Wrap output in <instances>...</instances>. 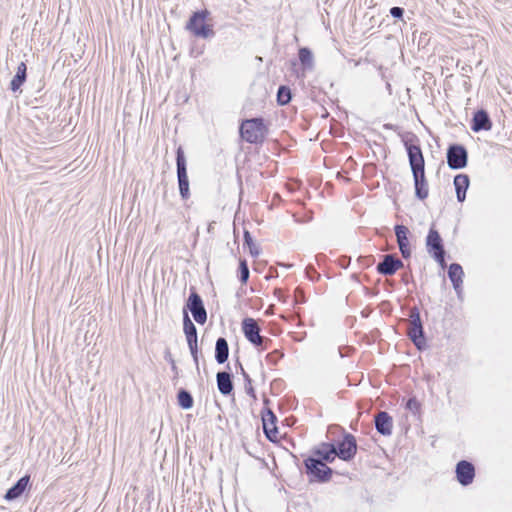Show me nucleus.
I'll return each mask as SVG.
<instances>
[{"mask_svg": "<svg viewBox=\"0 0 512 512\" xmlns=\"http://www.w3.org/2000/svg\"><path fill=\"white\" fill-rule=\"evenodd\" d=\"M409 163L414 178L415 194L424 200L428 197V184L425 178L424 158L419 146L406 143Z\"/></svg>", "mask_w": 512, "mask_h": 512, "instance_id": "f257e3e1", "label": "nucleus"}, {"mask_svg": "<svg viewBox=\"0 0 512 512\" xmlns=\"http://www.w3.org/2000/svg\"><path fill=\"white\" fill-rule=\"evenodd\" d=\"M241 137L249 143H257L264 139L266 128L263 120L253 118L245 120L240 127Z\"/></svg>", "mask_w": 512, "mask_h": 512, "instance_id": "f03ea898", "label": "nucleus"}, {"mask_svg": "<svg viewBox=\"0 0 512 512\" xmlns=\"http://www.w3.org/2000/svg\"><path fill=\"white\" fill-rule=\"evenodd\" d=\"M207 15L208 11L206 10L195 12L187 23V29L197 37H211L214 33L210 25L206 24Z\"/></svg>", "mask_w": 512, "mask_h": 512, "instance_id": "7ed1b4c3", "label": "nucleus"}, {"mask_svg": "<svg viewBox=\"0 0 512 512\" xmlns=\"http://www.w3.org/2000/svg\"><path fill=\"white\" fill-rule=\"evenodd\" d=\"M407 332L410 339L418 349H423L426 346L425 338L423 336V327L420 319V313L416 308L410 312V321L407 327Z\"/></svg>", "mask_w": 512, "mask_h": 512, "instance_id": "20e7f679", "label": "nucleus"}, {"mask_svg": "<svg viewBox=\"0 0 512 512\" xmlns=\"http://www.w3.org/2000/svg\"><path fill=\"white\" fill-rule=\"evenodd\" d=\"M427 251L432 254L433 258L443 267L445 265V251L442 239L437 230L430 228L426 238Z\"/></svg>", "mask_w": 512, "mask_h": 512, "instance_id": "39448f33", "label": "nucleus"}, {"mask_svg": "<svg viewBox=\"0 0 512 512\" xmlns=\"http://www.w3.org/2000/svg\"><path fill=\"white\" fill-rule=\"evenodd\" d=\"M176 164L180 195L183 199H188L190 195L189 180L187 176L186 160L181 147L177 150Z\"/></svg>", "mask_w": 512, "mask_h": 512, "instance_id": "423d86ee", "label": "nucleus"}, {"mask_svg": "<svg viewBox=\"0 0 512 512\" xmlns=\"http://www.w3.org/2000/svg\"><path fill=\"white\" fill-rule=\"evenodd\" d=\"M184 333L186 335L187 344L196 365H198V346H197V330L193 322L190 320L186 311H184Z\"/></svg>", "mask_w": 512, "mask_h": 512, "instance_id": "0eeeda50", "label": "nucleus"}, {"mask_svg": "<svg viewBox=\"0 0 512 512\" xmlns=\"http://www.w3.org/2000/svg\"><path fill=\"white\" fill-rule=\"evenodd\" d=\"M467 151L461 145H452L447 151V163L451 169H461L467 165Z\"/></svg>", "mask_w": 512, "mask_h": 512, "instance_id": "6e6552de", "label": "nucleus"}, {"mask_svg": "<svg viewBox=\"0 0 512 512\" xmlns=\"http://www.w3.org/2000/svg\"><path fill=\"white\" fill-rule=\"evenodd\" d=\"M242 330L248 341L257 347H262L264 338L260 335V327L253 318H245L242 321Z\"/></svg>", "mask_w": 512, "mask_h": 512, "instance_id": "1a4fd4ad", "label": "nucleus"}, {"mask_svg": "<svg viewBox=\"0 0 512 512\" xmlns=\"http://www.w3.org/2000/svg\"><path fill=\"white\" fill-rule=\"evenodd\" d=\"M187 308L193 315L194 320L199 324H204L207 320V313L203 305L201 297L192 292L187 301Z\"/></svg>", "mask_w": 512, "mask_h": 512, "instance_id": "9d476101", "label": "nucleus"}, {"mask_svg": "<svg viewBox=\"0 0 512 512\" xmlns=\"http://www.w3.org/2000/svg\"><path fill=\"white\" fill-rule=\"evenodd\" d=\"M305 465L308 472L320 481L328 480L332 474V470L320 459L308 458Z\"/></svg>", "mask_w": 512, "mask_h": 512, "instance_id": "9b49d317", "label": "nucleus"}, {"mask_svg": "<svg viewBox=\"0 0 512 512\" xmlns=\"http://www.w3.org/2000/svg\"><path fill=\"white\" fill-rule=\"evenodd\" d=\"M337 448V456L344 460L349 461L354 458L357 452L356 439L351 434H345L343 440L339 443Z\"/></svg>", "mask_w": 512, "mask_h": 512, "instance_id": "f8f14e48", "label": "nucleus"}, {"mask_svg": "<svg viewBox=\"0 0 512 512\" xmlns=\"http://www.w3.org/2000/svg\"><path fill=\"white\" fill-rule=\"evenodd\" d=\"M474 476L475 469L470 462L465 460L458 462L456 465V478L461 485L467 486L471 484L473 482Z\"/></svg>", "mask_w": 512, "mask_h": 512, "instance_id": "ddd939ff", "label": "nucleus"}, {"mask_svg": "<svg viewBox=\"0 0 512 512\" xmlns=\"http://www.w3.org/2000/svg\"><path fill=\"white\" fill-rule=\"evenodd\" d=\"M403 267V262L391 254L383 256V260L377 264V271L382 275H393Z\"/></svg>", "mask_w": 512, "mask_h": 512, "instance_id": "4468645a", "label": "nucleus"}, {"mask_svg": "<svg viewBox=\"0 0 512 512\" xmlns=\"http://www.w3.org/2000/svg\"><path fill=\"white\" fill-rule=\"evenodd\" d=\"M409 229L404 225L395 226V235L397 244L403 258L407 259L411 256V249L408 240Z\"/></svg>", "mask_w": 512, "mask_h": 512, "instance_id": "2eb2a0df", "label": "nucleus"}, {"mask_svg": "<svg viewBox=\"0 0 512 512\" xmlns=\"http://www.w3.org/2000/svg\"><path fill=\"white\" fill-rule=\"evenodd\" d=\"M376 430L384 435L389 436L392 433L393 421L387 412H379L375 417Z\"/></svg>", "mask_w": 512, "mask_h": 512, "instance_id": "dca6fc26", "label": "nucleus"}, {"mask_svg": "<svg viewBox=\"0 0 512 512\" xmlns=\"http://www.w3.org/2000/svg\"><path fill=\"white\" fill-rule=\"evenodd\" d=\"M263 429L268 439L275 441L278 438V430L275 425L276 416L268 410L266 414L262 416Z\"/></svg>", "mask_w": 512, "mask_h": 512, "instance_id": "f3484780", "label": "nucleus"}, {"mask_svg": "<svg viewBox=\"0 0 512 512\" xmlns=\"http://www.w3.org/2000/svg\"><path fill=\"white\" fill-rule=\"evenodd\" d=\"M471 128L474 132L491 129V121L486 111L479 110L474 114Z\"/></svg>", "mask_w": 512, "mask_h": 512, "instance_id": "a211bd4d", "label": "nucleus"}, {"mask_svg": "<svg viewBox=\"0 0 512 512\" xmlns=\"http://www.w3.org/2000/svg\"><path fill=\"white\" fill-rule=\"evenodd\" d=\"M30 477L24 476L20 478L14 486H12L5 494V499L8 501L19 498L29 484Z\"/></svg>", "mask_w": 512, "mask_h": 512, "instance_id": "6ab92c4d", "label": "nucleus"}, {"mask_svg": "<svg viewBox=\"0 0 512 512\" xmlns=\"http://www.w3.org/2000/svg\"><path fill=\"white\" fill-rule=\"evenodd\" d=\"M469 177L466 174H458L454 178L457 200L463 202L466 197V191L469 187Z\"/></svg>", "mask_w": 512, "mask_h": 512, "instance_id": "aec40b11", "label": "nucleus"}, {"mask_svg": "<svg viewBox=\"0 0 512 512\" xmlns=\"http://www.w3.org/2000/svg\"><path fill=\"white\" fill-rule=\"evenodd\" d=\"M217 387L221 394L229 395L233 390L231 375L228 372H218L216 375Z\"/></svg>", "mask_w": 512, "mask_h": 512, "instance_id": "412c9836", "label": "nucleus"}, {"mask_svg": "<svg viewBox=\"0 0 512 512\" xmlns=\"http://www.w3.org/2000/svg\"><path fill=\"white\" fill-rule=\"evenodd\" d=\"M463 274V269L459 264L453 263L450 265L448 270V276L451 282L453 283L454 289L457 291V293H459V290L463 283Z\"/></svg>", "mask_w": 512, "mask_h": 512, "instance_id": "4be33fe9", "label": "nucleus"}, {"mask_svg": "<svg viewBox=\"0 0 512 512\" xmlns=\"http://www.w3.org/2000/svg\"><path fill=\"white\" fill-rule=\"evenodd\" d=\"M229 356V347L225 338H218L215 345V359L219 364L227 361Z\"/></svg>", "mask_w": 512, "mask_h": 512, "instance_id": "5701e85b", "label": "nucleus"}, {"mask_svg": "<svg viewBox=\"0 0 512 512\" xmlns=\"http://www.w3.org/2000/svg\"><path fill=\"white\" fill-rule=\"evenodd\" d=\"M316 454L324 461L333 462L337 456V448L334 444L322 443L316 450Z\"/></svg>", "mask_w": 512, "mask_h": 512, "instance_id": "b1692460", "label": "nucleus"}, {"mask_svg": "<svg viewBox=\"0 0 512 512\" xmlns=\"http://www.w3.org/2000/svg\"><path fill=\"white\" fill-rule=\"evenodd\" d=\"M26 64L21 62L17 67L16 75L13 77L10 83V88L13 92H16L20 89L21 85L26 80Z\"/></svg>", "mask_w": 512, "mask_h": 512, "instance_id": "393cba45", "label": "nucleus"}, {"mask_svg": "<svg viewBox=\"0 0 512 512\" xmlns=\"http://www.w3.org/2000/svg\"><path fill=\"white\" fill-rule=\"evenodd\" d=\"M299 60L303 66V70L311 71L314 68V58L312 52L306 48H300L299 50Z\"/></svg>", "mask_w": 512, "mask_h": 512, "instance_id": "a878e982", "label": "nucleus"}, {"mask_svg": "<svg viewBox=\"0 0 512 512\" xmlns=\"http://www.w3.org/2000/svg\"><path fill=\"white\" fill-rule=\"evenodd\" d=\"M179 405L184 409H190L193 406V398L186 390H181L178 393Z\"/></svg>", "mask_w": 512, "mask_h": 512, "instance_id": "bb28decb", "label": "nucleus"}, {"mask_svg": "<svg viewBox=\"0 0 512 512\" xmlns=\"http://www.w3.org/2000/svg\"><path fill=\"white\" fill-rule=\"evenodd\" d=\"M291 100V90L286 86H280L277 93V101L280 105H286Z\"/></svg>", "mask_w": 512, "mask_h": 512, "instance_id": "cd10ccee", "label": "nucleus"}, {"mask_svg": "<svg viewBox=\"0 0 512 512\" xmlns=\"http://www.w3.org/2000/svg\"><path fill=\"white\" fill-rule=\"evenodd\" d=\"M244 242L248 246L249 251L251 255L258 256L259 255V248L258 246L253 242V239L248 231L244 232Z\"/></svg>", "mask_w": 512, "mask_h": 512, "instance_id": "c85d7f7f", "label": "nucleus"}, {"mask_svg": "<svg viewBox=\"0 0 512 512\" xmlns=\"http://www.w3.org/2000/svg\"><path fill=\"white\" fill-rule=\"evenodd\" d=\"M240 280L242 283H246L249 278V268L246 260L240 261Z\"/></svg>", "mask_w": 512, "mask_h": 512, "instance_id": "c756f323", "label": "nucleus"}, {"mask_svg": "<svg viewBox=\"0 0 512 512\" xmlns=\"http://www.w3.org/2000/svg\"><path fill=\"white\" fill-rule=\"evenodd\" d=\"M419 407L420 404L415 398H410L406 403V408L412 411L413 413L418 412Z\"/></svg>", "mask_w": 512, "mask_h": 512, "instance_id": "7c9ffc66", "label": "nucleus"}, {"mask_svg": "<svg viewBox=\"0 0 512 512\" xmlns=\"http://www.w3.org/2000/svg\"><path fill=\"white\" fill-rule=\"evenodd\" d=\"M403 13H404V10L401 7H392L390 9V14L394 18H402Z\"/></svg>", "mask_w": 512, "mask_h": 512, "instance_id": "2f4dec72", "label": "nucleus"}, {"mask_svg": "<svg viewBox=\"0 0 512 512\" xmlns=\"http://www.w3.org/2000/svg\"><path fill=\"white\" fill-rule=\"evenodd\" d=\"M242 371H243V376L245 377V379L249 383V387H246L247 392L251 393V392H253V388L251 387V380H250L249 376L245 373V371L243 369H242Z\"/></svg>", "mask_w": 512, "mask_h": 512, "instance_id": "473e14b6", "label": "nucleus"}, {"mask_svg": "<svg viewBox=\"0 0 512 512\" xmlns=\"http://www.w3.org/2000/svg\"><path fill=\"white\" fill-rule=\"evenodd\" d=\"M306 273H307V276H308L310 279H313L312 275H313V273H315V271H314L313 267L308 266V267L306 268Z\"/></svg>", "mask_w": 512, "mask_h": 512, "instance_id": "72a5a7b5", "label": "nucleus"}, {"mask_svg": "<svg viewBox=\"0 0 512 512\" xmlns=\"http://www.w3.org/2000/svg\"><path fill=\"white\" fill-rule=\"evenodd\" d=\"M171 368L175 373H177V366L174 359H171Z\"/></svg>", "mask_w": 512, "mask_h": 512, "instance_id": "f704fd0d", "label": "nucleus"}, {"mask_svg": "<svg viewBox=\"0 0 512 512\" xmlns=\"http://www.w3.org/2000/svg\"><path fill=\"white\" fill-rule=\"evenodd\" d=\"M165 358H166V359L168 360V362H170V363H171V359H173V357H172V355H171V353H170L169 351H168V352H166V354H165Z\"/></svg>", "mask_w": 512, "mask_h": 512, "instance_id": "c9c22d12", "label": "nucleus"}]
</instances>
